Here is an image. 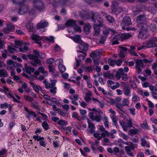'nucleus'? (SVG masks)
I'll list each match as a JSON object with an SVG mask.
<instances>
[{
	"label": "nucleus",
	"instance_id": "f257e3e1",
	"mask_svg": "<svg viewBox=\"0 0 157 157\" xmlns=\"http://www.w3.org/2000/svg\"><path fill=\"white\" fill-rule=\"evenodd\" d=\"M131 35L129 34L121 33L115 36L112 40V45L119 44L118 40L123 41L128 39L131 37Z\"/></svg>",
	"mask_w": 157,
	"mask_h": 157
},
{
	"label": "nucleus",
	"instance_id": "f03ea898",
	"mask_svg": "<svg viewBox=\"0 0 157 157\" xmlns=\"http://www.w3.org/2000/svg\"><path fill=\"white\" fill-rule=\"evenodd\" d=\"M33 52L35 55L30 54H28V57L29 59H33L34 61L31 63L34 66H36L37 64L40 65L41 64V61L38 59L39 57L40 52L36 50H34L33 51Z\"/></svg>",
	"mask_w": 157,
	"mask_h": 157
},
{
	"label": "nucleus",
	"instance_id": "7ed1b4c3",
	"mask_svg": "<svg viewBox=\"0 0 157 157\" xmlns=\"http://www.w3.org/2000/svg\"><path fill=\"white\" fill-rule=\"evenodd\" d=\"M33 4L34 7L37 10H40L44 8V4L41 0H34Z\"/></svg>",
	"mask_w": 157,
	"mask_h": 157
},
{
	"label": "nucleus",
	"instance_id": "20e7f679",
	"mask_svg": "<svg viewBox=\"0 0 157 157\" xmlns=\"http://www.w3.org/2000/svg\"><path fill=\"white\" fill-rule=\"evenodd\" d=\"M48 25V23L47 22L41 21L37 24L36 27L38 29L40 30L41 32H44L45 31V28L47 27Z\"/></svg>",
	"mask_w": 157,
	"mask_h": 157
},
{
	"label": "nucleus",
	"instance_id": "39448f33",
	"mask_svg": "<svg viewBox=\"0 0 157 157\" xmlns=\"http://www.w3.org/2000/svg\"><path fill=\"white\" fill-rule=\"evenodd\" d=\"M29 9L28 6L24 3L19 6L18 13L20 14H23L27 12Z\"/></svg>",
	"mask_w": 157,
	"mask_h": 157
},
{
	"label": "nucleus",
	"instance_id": "423d86ee",
	"mask_svg": "<svg viewBox=\"0 0 157 157\" xmlns=\"http://www.w3.org/2000/svg\"><path fill=\"white\" fill-rule=\"evenodd\" d=\"M146 18L144 15H140L138 16L137 18L136 26H141V24L144 23V22L146 21Z\"/></svg>",
	"mask_w": 157,
	"mask_h": 157
},
{
	"label": "nucleus",
	"instance_id": "0eeeda50",
	"mask_svg": "<svg viewBox=\"0 0 157 157\" xmlns=\"http://www.w3.org/2000/svg\"><path fill=\"white\" fill-rule=\"evenodd\" d=\"M135 67L138 71V73H140L141 72V68L144 67V65L143 63V61L142 59L137 60L136 61Z\"/></svg>",
	"mask_w": 157,
	"mask_h": 157
},
{
	"label": "nucleus",
	"instance_id": "6e6552de",
	"mask_svg": "<svg viewBox=\"0 0 157 157\" xmlns=\"http://www.w3.org/2000/svg\"><path fill=\"white\" fill-rule=\"evenodd\" d=\"M122 24L125 26H128L131 25L132 22L130 17L128 16L124 17L122 20Z\"/></svg>",
	"mask_w": 157,
	"mask_h": 157
},
{
	"label": "nucleus",
	"instance_id": "1a4fd4ad",
	"mask_svg": "<svg viewBox=\"0 0 157 157\" xmlns=\"http://www.w3.org/2000/svg\"><path fill=\"white\" fill-rule=\"evenodd\" d=\"M89 117L93 121L99 122L101 118V116L98 114L89 116Z\"/></svg>",
	"mask_w": 157,
	"mask_h": 157
},
{
	"label": "nucleus",
	"instance_id": "9d476101",
	"mask_svg": "<svg viewBox=\"0 0 157 157\" xmlns=\"http://www.w3.org/2000/svg\"><path fill=\"white\" fill-rule=\"evenodd\" d=\"M119 48L121 49V50L119 53L118 56L120 58H123L126 56L127 49L126 48L120 47V46H119Z\"/></svg>",
	"mask_w": 157,
	"mask_h": 157
},
{
	"label": "nucleus",
	"instance_id": "9b49d317",
	"mask_svg": "<svg viewBox=\"0 0 157 157\" xmlns=\"http://www.w3.org/2000/svg\"><path fill=\"white\" fill-rule=\"evenodd\" d=\"M137 27L139 29L140 32L147 31V25L144 23L141 24V26H137Z\"/></svg>",
	"mask_w": 157,
	"mask_h": 157
},
{
	"label": "nucleus",
	"instance_id": "f8f14e48",
	"mask_svg": "<svg viewBox=\"0 0 157 157\" xmlns=\"http://www.w3.org/2000/svg\"><path fill=\"white\" fill-rule=\"evenodd\" d=\"M116 33V31L114 29H106L103 31V34L106 37L109 33L111 35H113Z\"/></svg>",
	"mask_w": 157,
	"mask_h": 157
},
{
	"label": "nucleus",
	"instance_id": "ddd939ff",
	"mask_svg": "<svg viewBox=\"0 0 157 157\" xmlns=\"http://www.w3.org/2000/svg\"><path fill=\"white\" fill-rule=\"evenodd\" d=\"M85 58V56H84L80 54L78 56V58H75L76 67L80 65V63L84 60Z\"/></svg>",
	"mask_w": 157,
	"mask_h": 157
},
{
	"label": "nucleus",
	"instance_id": "4468645a",
	"mask_svg": "<svg viewBox=\"0 0 157 157\" xmlns=\"http://www.w3.org/2000/svg\"><path fill=\"white\" fill-rule=\"evenodd\" d=\"M30 37L31 38L32 40L36 41V43L39 44L40 46H41L42 44L40 42L37 41L39 40L40 39H41V38L39 36L35 35L33 33L30 36Z\"/></svg>",
	"mask_w": 157,
	"mask_h": 157
},
{
	"label": "nucleus",
	"instance_id": "2eb2a0df",
	"mask_svg": "<svg viewBox=\"0 0 157 157\" xmlns=\"http://www.w3.org/2000/svg\"><path fill=\"white\" fill-rule=\"evenodd\" d=\"M78 46L79 48L83 51H86L88 49V45L87 44L83 43L82 41Z\"/></svg>",
	"mask_w": 157,
	"mask_h": 157
},
{
	"label": "nucleus",
	"instance_id": "dca6fc26",
	"mask_svg": "<svg viewBox=\"0 0 157 157\" xmlns=\"http://www.w3.org/2000/svg\"><path fill=\"white\" fill-rule=\"evenodd\" d=\"M149 36V34L147 32H140L138 35L139 38L141 39H146Z\"/></svg>",
	"mask_w": 157,
	"mask_h": 157
},
{
	"label": "nucleus",
	"instance_id": "f3484780",
	"mask_svg": "<svg viewBox=\"0 0 157 157\" xmlns=\"http://www.w3.org/2000/svg\"><path fill=\"white\" fill-rule=\"evenodd\" d=\"M88 128L89 129V132L92 133H94L95 132V128L94 125L91 122L88 121Z\"/></svg>",
	"mask_w": 157,
	"mask_h": 157
},
{
	"label": "nucleus",
	"instance_id": "a211bd4d",
	"mask_svg": "<svg viewBox=\"0 0 157 157\" xmlns=\"http://www.w3.org/2000/svg\"><path fill=\"white\" fill-rule=\"evenodd\" d=\"M94 35L98 36L100 32L99 27L97 24H94Z\"/></svg>",
	"mask_w": 157,
	"mask_h": 157
},
{
	"label": "nucleus",
	"instance_id": "6ab92c4d",
	"mask_svg": "<svg viewBox=\"0 0 157 157\" xmlns=\"http://www.w3.org/2000/svg\"><path fill=\"white\" fill-rule=\"evenodd\" d=\"M76 23L75 21L73 20H68L66 22L65 24L67 26H70L71 27Z\"/></svg>",
	"mask_w": 157,
	"mask_h": 157
},
{
	"label": "nucleus",
	"instance_id": "aec40b11",
	"mask_svg": "<svg viewBox=\"0 0 157 157\" xmlns=\"http://www.w3.org/2000/svg\"><path fill=\"white\" fill-rule=\"evenodd\" d=\"M25 70L27 74H30L32 72H33L35 71V69L33 67L26 65L25 67Z\"/></svg>",
	"mask_w": 157,
	"mask_h": 157
},
{
	"label": "nucleus",
	"instance_id": "412c9836",
	"mask_svg": "<svg viewBox=\"0 0 157 157\" xmlns=\"http://www.w3.org/2000/svg\"><path fill=\"white\" fill-rule=\"evenodd\" d=\"M23 46H24L23 48H19L20 50L24 52L25 51H27L28 50V47L29 46V44L28 43L24 42L23 44Z\"/></svg>",
	"mask_w": 157,
	"mask_h": 157
},
{
	"label": "nucleus",
	"instance_id": "4be33fe9",
	"mask_svg": "<svg viewBox=\"0 0 157 157\" xmlns=\"http://www.w3.org/2000/svg\"><path fill=\"white\" fill-rule=\"evenodd\" d=\"M92 12H90L89 13H80V16L82 17L83 18L85 19H89L90 18V17H91V13Z\"/></svg>",
	"mask_w": 157,
	"mask_h": 157
},
{
	"label": "nucleus",
	"instance_id": "5701e85b",
	"mask_svg": "<svg viewBox=\"0 0 157 157\" xmlns=\"http://www.w3.org/2000/svg\"><path fill=\"white\" fill-rule=\"evenodd\" d=\"M25 27L29 32H33L34 30L33 24L32 23L26 24Z\"/></svg>",
	"mask_w": 157,
	"mask_h": 157
},
{
	"label": "nucleus",
	"instance_id": "b1692460",
	"mask_svg": "<svg viewBox=\"0 0 157 157\" xmlns=\"http://www.w3.org/2000/svg\"><path fill=\"white\" fill-rule=\"evenodd\" d=\"M98 15V13H94L93 12L91 13L90 18L91 21L94 23L97 22V18Z\"/></svg>",
	"mask_w": 157,
	"mask_h": 157
},
{
	"label": "nucleus",
	"instance_id": "393cba45",
	"mask_svg": "<svg viewBox=\"0 0 157 157\" xmlns=\"http://www.w3.org/2000/svg\"><path fill=\"white\" fill-rule=\"evenodd\" d=\"M73 40L74 42L78 44H80L82 42L81 39V36L80 35H75Z\"/></svg>",
	"mask_w": 157,
	"mask_h": 157
},
{
	"label": "nucleus",
	"instance_id": "a878e982",
	"mask_svg": "<svg viewBox=\"0 0 157 157\" xmlns=\"http://www.w3.org/2000/svg\"><path fill=\"white\" fill-rule=\"evenodd\" d=\"M8 74L6 71L2 69L0 70V76L1 77H6L8 76Z\"/></svg>",
	"mask_w": 157,
	"mask_h": 157
},
{
	"label": "nucleus",
	"instance_id": "bb28decb",
	"mask_svg": "<svg viewBox=\"0 0 157 157\" xmlns=\"http://www.w3.org/2000/svg\"><path fill=\"white\" fill-rule=\"evenodd\" d=\"M103 76L105 78H107L109 79H112L114 77L113 74L109 72L104 73L103 74Z\"/></svg>",
	"mask_w": 157,
	"mask_h": 157
},
{
	"label": "nucleus",
	"instance_id": "cd10ccee",
	"mask_svg": "<svg viewBox=\"0 0 157 157\" xmlns=\"http://www.w3.org/2000/svg\"><path fill=\"white\" fill-rule=\"evenodd\" d=\"M123 11V9L119 6L116 9H113V11L116 13L115 14H118L119 13Z\"/></svg>",
	"mask_w": 157,
	"mask_h": 157
},
{
	"label": "nucleus",
	"instance_id": "c85d7f7f",
	"mask_svg": "<svg viewBox=\"0 0 157 157\" xmlns=\"http://www.w3.org/2000/svg\"><path fill=\"white\" fill-rule=\"evenodd\" d=\"M31 106L36 109H39L40 106L38 105V102H32L30 104Z\"/></svg>",
	"mask_w": 157,
	"mask_h": 157
},
{
	"label": "nucleus",
	"instance_id": "c756f323",
	"mask_svg": "<svg viewBox=\"0 0 157 157\" xmlns=\"http://www.w3.org/2000/svg\"><path fill=\"white\" fill-rule=\"evenodd\" d=\"M156 46V44L154 42H149L147 43L146 47L148 48H152Z\"/></svg>",
	"mask_w": 157,
	"mask_h": 157
},
{
	"label": "nucleus",
	"instance_id": "7c9ffc66",
	"mask_svg": "<svg viewBox=\"0 0 157 157\" xmlns=\"http://www.w3.org/2000/svg\"><path fill=\"white\" fill-rule=\"evenodd\" d=\"M124 94L127 96L129 95L131 93L129 86L123 89Z\"/></svg>",
	"mask_w": 157,
	"mask_h": 157
},
{
	"label": "nucleus",
	"instance_id": "2f4dec72",
	"mask_svg": "<svg viewBox=\"0 0 157 157\" xmlns=\"http://www.w3.org/2000/svg\"><path fill=\"white\" fill-rule=\"evenodd\" d=\"M59 69L61 73H63L66 70L65 66L62 64H59L58 66Z\"/></svg>",
	"mask_w": 157,
	"mask_h": 157
},
{
	"label": "nucleus",
	"instance_id": "473e14b6",
	"mask_svg": "<svg viewBox=\"0 0 157 157\" xmlns=\"http://www.w3.org/2000/svg\"><path fill=\"white\" fill-rule=\"evenodd\" d=\"M25 0H13V2L14 3L18 4L20 6L22 4L24 3Z\"/></svg>",
	"mask_w": 157,
	"mask_h": 157
},
{
	"label": "nucleus",
	"instance_id": "72a5a7b5",
	"mask_svg": "<svg viewBox=\"0 0 157 157\" xmlns=\"http://www.w3.org/2000/svg\"><path fill=\"white\" fill-rule=\"evenodd\" d=\"M110 135V133L109 132L105 130L104 132H102L101 134V135L103 137H105L106 136L107 137H109Z\"/></svg>",
	"mask_w": 157,
	"mask_h": 157
},
{
	"label": "nucleus",
	"instance_id": "f704fd0d",
	"mask_svg": "<svg viewBox=\"0 0 157 157\" xmlns=\"http://www.w3.org/2000/svg\"><path fill=\"white\" fill-rule=\"evenodd\" d=\"M105 18L107 21L110 23H113L114 21V19L111 16L109 15L106 16Z\"/></svg>",
	"mask_w": 157,
	"mask_h": 157
},
{
	"label": "nucleus",
	"instance_id": "c9c22d12",
	"mask_svg": "<svg viewBox=\"0 0 157 157\" xmlns=\"http://www.w3.org/2000/svg\"><path fill=\"white\" fill-rule=\"evenodd\" d=\"M48 67L49 72H51L52 74L54 73L55 71V68L53 65H49Z\"/></svg>",
	"mask_w": 157,
	"mask_h": 157
},
{
	"label": "nucleus",
	"instance_id": "e433bc0d",
	"mask_svg": "<svg viewBox=\"0 0 157 157\" xmlns=\"http://www.w3.org/2000/svg\"><path fill=\"white\" fill-rule=\"evenodd\" d=\"M133 96L132 98V101L136 103L138 101H139L140 98L137 95H135V94H133Z\"/></svg>",
	"mask_w": 157,
	"mask_h": 157
},
{
	"label": "nucleus",
	"instance_id": "4c0bfd02",
	"mask_svg": "<svg viewBox=\"0 0 157 157\" xmlns=\"http://www.w3.org/2000/svg\"><path fill=\"white\" fill-rule=\"evenodd\" d=\"M91 26L89 23H86L83 28V30L86 32H89L91 28Z\"/></svg>",
	"mask_w": 157,
	"mask_h": 157
},
{
	"label": "nucleus",
	"instance_id": "58836bf2",
	"mask_svg": "<svg viewBox=\"0 0 157 157\" xmlns=\"http://www.w3.org/2000/svg\"><path fill=\"white\" fill-rule=\"evenodd\" d=\"M42 126L46 130H48L49 128L48 125L46 121H44L42 123Z\"/></svg>",
	"mask_w": 157,
	"mask_h": 157
},
{
	"label": "nucleus",
	"instance_id": "ea45409f",
	"mask_svg": "<svg viewBox=\"0 0 157 157\" xmlns=\"http://www.w3.org/2000/svg\"><path fill=\"white\" fill-rule=\"evenodd\" d=\"M33 138L35 140H36L37 141H40L44 139L43 137L39 136L38 135H37V136H34Z\"/></svg>",
	"mask_w": 157,
	"mask_h": 157
},
{
	"label": "nucleus",
	"instance_id": "a19ab883",
	"mask_svg": "<svg viewBox=\"0 0 157 157\" xmlns=\"http://www.w3.org/2000/svg\"><path fill=\"white\" fill-rule=\"evenodd\" d=\"M150 29L153 32H155L157 30L156 25L155 24H151L150 25Z\"/></svg>",
	"mask_w": 157,
	"mask_h": 157
},
{
	"label": "nucleus",
	"instance_id": "79ce46f5",
	"mask_svg": "<svg viewBox=\"0 0 157 157\" xmlns=\"http://www.w3.org/2000/svg\"><path fill=\"white\" fill-rule=\"evenodd\" d=\"M91 111H92V112H90L89 113L88 116H91L93 114H98V112L97 110L95 108L92 109Z\"/></svg>",
	"mask_w": 157,
	"mask_h": 157
},
{
	"label": "nucleus",
	"instance_id": "37998d69",
	"mask_svg": "<svg viewBox=\"0 0 157 157\" xmlns=\"http://www.w3.org/2000/svg\"><path fill=\"white\" fill-rule=\"evenodd\" d=\"M108 62L109 64L111 66H114L115 64V60H113L111 58H110L108 59Z\"/></svg>",
	"mask_w": 157,
	"mask_h": 157
},
{
	"label": "nucleus",
	"instance_id": "c03bdc74",
	"mask_svg": "<svg viewBox=\"0 0 157 157\" xmlns=\"http://www.w3.org/2000/svg\"><path fill=\"white\" fill-rule=\"evenodd\" d=\"M100 55V52L95 51L93 54L91 55L90 56L93 58H95L96 57L99 56Z\"/></svg>",
	"mask_w": 157,
	"mask_h": 157
},
{
	"label": "nucleus",
	"instance_id": "a18cd8bd",
	"mask_svg": "<svg viewBox=\"0 0 157 157\" xmlns=\"http://www.w3.org/2000/svg\"><path fill=\"white\" fill-rule=\"evenodd\" d=\"M24 98L26 101H30L31 102L34 100V99L33 98L31 97H29L27 95H24Z\"/></svg>",
	"mask_w": 157,
	"mask_h": 157
},
{
	"label": "nucleus",
	"instance_id": "49530a36",
	"mask_svg": "<svg viewBox=\"0 0 157 157\" xmlns=\"http://www.w3.org/2000/svg\"><path fill=\"white\" fill-rule=\"evenodd\" d=\"M97 21L100 24H102L103 22L102 19L98 13L97 18Z\"/></svg>",
	"mask_w": 157,
	"mask_h": 157
},
{
	"label": "nucleus",
	"instance_id": "de8ad7c7",
	"mask_svg": "<svg viewBox=\"0 0 157 157\" xmlns=\"http://www.w3.org/2000/svg\"><path fill=\"white\" fill-rule=\"evenodd\" d=\"M139 131L137 129H132L130 130V133L131 134H137Z\"/></svg>",
	"mask_w": 157,
	"mask_h": 157
},
{
	"label": "nucleus",
	"instance_id": "09e8293b",
	"mask_svg": "<svg viewBox=\"0 0 157 157\" xmlns=\"http://www.w3.org/2000/svg\"><path fill=\"white\" fill-rule=\"evenodd\" d=\"M6 93L8 95L10 98H12L15 102L18 103H20V102L19 101L17 100L16 98H15V97L13 96L10 93Z\"/></svg>",
	"mask_w": 157,
	"mask_h": 157
},
{
	"label": "nucleus",
	"instance_id": "8fccbe9b",
	"mask_svg": "<svg viewBox=\"0 0 157 157\" xmlns=\"http://www.w3.org/2000/svg\"><path fill=\"white\" fill-rule=\"evenodd\" d=\"M7 63L9 65H18L17 63V62H15L14 61L12 60H8L7 61Z\"/></svg>",
	"mask_w": 157,
	"mask_h": 157
},
{
	"label": "nucleus",
	"instance_id": "3c124183",
	"mask_svg": "<svg viewBox=\"0 0 157 157\" xmlns=\"http://www.w3.org/2000/svg\"><path fill=\"white\" fill-rule=\"evenodd\" d=\"M35 91L37 92L38 93L39 91L42 90V88L41 87L39 86H36L35 85L33 87Z\"/></svg>",
	"mask_w": 157,
	"mask_h": 157
},
{
	"label": "nucleus",
	"instance_id": "603ef678",
	"mask_svg": "<svg viewBox=\"0 0 157 157\" xmlns=\"http://www.w3.org/2000/svg\"><path fill=\"white\" fill-rule=\"evenodd\" d=\"M129 101L128 99L126 98H124L123 99L122 102V105L123 106H127L128 105Z\"/></svg>",
	"mask_w": 157,
	"mask_h": 157
},
{
	"label": "nucleus",
	"instance_id": "864d4df0",
	"mask_svg": "<svg viewBox=\"0 0 157 157\" xmlns=\"http://www.w3.org/2000/svg\"><path fill=\"white\" fill-rule=\"evenodd\" d=\"M72 28L76 31L81 32V28L78 25H76V23L72 27Z\"/></svg>",
	"mask_w": 157,
	"mask_h": 157
},
{
	"label": "nucleus",
	"instance_id": "5fc2aeb1",
	"mask_svg": "<svg viewBox=\"0 0 157 157\" xmlns=\"http://www.w3.org/2000/svg\"><path fill=\"white\" fill-rule=\"evenodd\" d=\"M119 6H118V3L116 2H112V11L113 10V9H116Z\"/></svg>",
	"mask_w": 157,
	"mask_h": 157
},
{
	"label": "nucleus",
	"instance_id": "6e6d98bb",
	"mask_svg": "<svg viewBox=\"0 0 157 157\" xmlns=\"http://www.w3.org/2000/svg\"><path fill=\"white\" fill-rule=\"evenodd\" d=\"M54 62L55 59L53 58H50L48 59L46 61L47 63L48 64H52Z\"/></svg>",
	"mask_w": 157,
	"mask_h": 157
},
{
	"label": "nucleus",
	"instance_id": "4d7b16f0",
	"mask_svg": "<svg viewBox=\"0 0 157 157\" xmlns=\"http://www.w3.org/2000/svg\"><path fill=\"white\" fill-rule=\"evenodd\" d=\"M57 123L60 125H66L67 124V123L65 121L60 120L58 121Z\"/></svg>",
	"mask_w": 157,
	"mask_h": 157
},
{
	"label": "nucleus",
	"instance_id": "13d9d810",
	"mask_svg": "<svg viewBox=\"0 0 157 157\" xmlns=\"http://www.w3.org/2000/svg\"><path fill=\"white\" fill-rule=\"evenodd\" d=\"M56 82V81L53 80L52 81V82L49 84V86H48L49 88H53L55 85V83Z\"/></svg>",
	"mask_w": 157,
	"mask_h": 157
},
{
	"label": "nucleus",
	"instance_id": "bf43d9fd",
	"mask_svg": "<svg viewBox=\"0 0 157 157\" xmlns=\"http://www.w3.org/2000/svg\"><path fill=\"white\" fill-rule=\"evenodd\" d=\"M119 135L120 136L122 137L124 140H128V136L124 133L121 132Z\"/></svg>",
	"mask_w": 157,
	"mask_h": 157
},
{
	"label": "nucleus",
	"instance_id": "052dcab7",
	"mask_svg": "<svg viewBox=\"0 0 157 157\" xmlns=\"http://www.w3.org/2000/svg\"><path fill=\"white\" fill-rule=\"evenodd\" d=\"M7 27L10 30V32H12L14 30L15 27L13 25H12L10 24H8L7 25Z\"/></svg>",
	"mask_w": 157,
	"mask_h": 157
},
{
	"label": "nucleus",
	"instance_id": "680f3d73",
	"mask_svg": "<svg viewBox=\"0 0 157 157\" xmlns=\"http://www.w3.org/2000/svg\"><path fill=\"white\" fill-rule=\"evenodd\" d=\"M24 43L23 41H21L20 40H17L15 41V43L17 45L21 46H23V44Z\"/></svg>",
	"mask_w": 157,
	"mask_h": 157
},
{
	"label": "nucleus",
	"instance_id": "e2e57ef3",
	"mask_svg": "<svg viewBox=\"0 0 157 157\" xmlns=\"http://www.w3.org/2000/svg\"><path fill=\"white\" fill-rule=\"evenodd\" d=\"M8 107V104L6 102L4 104H2L0 105V108L2 109L3 108H7Z\"/></svg>",
	"mask_w": 157,
	"mask_h": 157
},
{
	"label": "nucleus",
	"instance_id": "0e129e2a",
	"mask_svg": "<svg viewBox=\"0 0 157 157\" xmlns=\"http://www.w3.org/2000/svg\"><path fill=\"white\" fill-rule=\"evenodd\" d=\"M54 37L53 36H51L49 37H46V40L50 42H54Z\"/></svg>",
	"mask_w": 157,
	"mask_h": 157
},
{
	"label": "nucleus",
	"instance_id": "69168bd1",
	"mask_svg": "<svg viewBox=\"0 0 157 157\" xmlns=\"http://www.w3.org/2000/svg\"><path fill=\"white\" fill-rule=\"evenodd\" d=\"M95 65L93 66V69L95 70L98 72H100L101 70V67L96 66L95 68Z\"/></svg>",
	"mask_w": 157,
	"mask_h": 157
},
{
	"label": "nucleus",
	"instance_id": "338daca9",
	"mask_svg": "<svg viewBox=\"0 0 157 157\" xmlns=\"http://www.w3.org/2000/svg\"><path fill=\"white\" fill-rule=\"evenodd\" d=\"M122 63V61L121 59H118L115 61V64L118 66H120Z\"/></svg>",
	"mask_w": 157,
	"mask_h": 157
},
{
	"label": "nucleus",
	"instance_id": "774afa93",
	"mask_svg": "<svg viewBox=\"0 0 157 157\" xmlns=\"http://www.w3.org/2000/svg\"><path fill=\"white\" fill-rule=\"evenodd\" d=\"M106 37L101 36L99 40V43L101 44H103L106 40Z\"/></svg>",
	"mask_w": 157,
	"mask_h": 157
}]
</instances>
